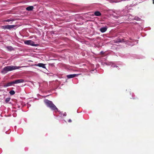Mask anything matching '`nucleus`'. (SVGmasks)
Wrapping results in <instances>:
<instances>
[{
	"label": "nucleus",
	"instance_id": "9",
	"mask_svg": "<svg viewBox=\"0 0 154 154\" xmlns=\"http://www.w3.org/2000/svg\"><path fill=\"white\" fill-rule=\"evenodd\" d=\"M33 6H29L27 7L26 8V10L28 11H31L33 9Z\"/></svg>",
	"mask_w": 154,
	"mask_h": 154
},
{
	"label": "nucleus",
	"instance_id": "10",
	"mask_svg": "<svg viewBox=\"0 0 154 154\" xmlns=\"http://www.w3.org/2000/svg\"><path fill=\"white\" fill-rule=\"evenodd\" d=\"M94 15L96 16H99L101 15V13L99 11H95L94 13Z\"/></svg>",
	"mask_w": 154,
	"mask_h": 154
},
{
	"label": "nucleus",
	"instance_id": "2",
	"mask_svg": "<svg viewBox=\"0 0 154 154\" xmlns=\"http://www.w3.org/2000/svg\"><path fill=\"white\" fill-rule=\"evenodd\" d=\"M44 102L47 106L50 108L52 110L55 112L58 111V109L51 101L46 99L44 100Z\"/></svg>",
	"mask_w": 154,
	"mask_h": 154
},
{
	"label": "nucleus",
	"instance_id": "8",
	"mask_svg": "<svg viewBox=\"0 0 154 154\" xmlns=\"http://www.w3.org/2000/svg\"><path fill=\"white\" fill-rule=\"evenodd\" d=\"M107 28L106 27H103L101 28L100 29V31L102 32H104L107 30Z\"/></svg>",
	"mask_w": 154,
	"mask_h": 154
},
{
	"label": "nucleus",
	"instance_id": "5",
	"mask_svg": "<svg viewBox=\"0 0 154 154\" xmlns=\"http://www.w3.org/2000/svg\"><path fill=\"white\" fill-rule=\"evenodd\" d=\"M34 66H38L40 67H42L43 68H45V64L42 63H39L36 64L34 65Z\"/></svg>",
	"mask_w": 154,
	"mask_h": 154
},
{
	"label": "nucleus",
	"instance_id": "12",
	"mask_svg": "<svg viewBox=\"0 0 154 154\" xmlns=\"http://www.w3.org/2000/svg\"><path fill=\"white\" fill-rule=\"evenodd\" d=\"M11 98L10 97L7 98H6L5 102L6 103H7L10 100Z\"/></svg>",
	"mask_w": 154,
	"mask_h": 154
},
{
	"label": "nucleus",
	"instance_id": "7",
	"mask_svg": "<svg viewBox=\"0 0 154 154\" xmlns=\"http://www.w3.org/2000/svg\"><path fill=\"white\" fill-rule=\"evenodd\" d=\"M13 85V84L12 82H9L5 84L4 85V87L5 88H6L8 86L12 85Z\"/></svg>",
	"mask_w": 154,
	"mask_h": 154
},
{
	"label": "nucleus",
	"instance_id": "11",
	"mask_svg": "<svg viewBox=\"0 0 154 154\" xmlns=\"http://www.w3.org/2000/svg\"><path fill=\"white\" fill-rule=\"evenodd\" d=\"M17 81L18 83H23L24 82V80L22 79H17Z\"/></svg>",
	"mask_w": 154,
	"mask_h": 154
},
{
	"label": "nucleus",
	"instance_id": "19",
	"mask_svg": "<svg viewBox=\"0 0 154 154\" xmlns=\"http://www.w3.org/2000/svg\"><path fill=\"white\" fill-rule=\"evenodd\" d=\"M6 21L7 22H9L10 21V19H8L7 20H6Z\"/></svg>",
	"mask_w": 154,
	"mask_h": 154
},
{
	"label": "nucleus",
	"instance_id": "21",
	"mask_svg": "<svg viewBox=\"0 0 154 154\" xmlns=\"http://www.w3.org/2000/svg\"><path fill=\"white\" fill-rule=\"evenodd\" d=\"M153 3L154 4V0H153Z\"/></svg>",
	"mask_w": 154,
	"mask_h": 154
},
{
	"label": "nucleus",
	"instance_id": "22",
	"mask_svg": "<svg viewBox=\"0 0 154 154\" xmlns=\"http://www.w3.org/2000/svg\"><path fill=\"white\" fill-rule=\"evenodd\" d=\"M116 67H118V66H116Z\"/></svg>",
	"mask_w": 154,
	"mask_h": 154
},
{
	"label": "nucleus",
	"instance_id": "4",
	"mask_svg": "<svg viewBox=\"0 0 154 154\" xmlns=\"http://www.w3.org/2000/svg\"><path fill=\"white\" fill-rule=\"evenodd\" d=\"M14 26H15L13 25H8L3 26V27L4 29H11L13 28Z\"/></svg>",
	"mask_w": 154,
	"mask_h": 154
},
{
	"label": "nucleus",
	"instance_id": "18",
	"mask_svg": "<svg viewBox=\"0 0 154 154\" xmlns=\"http://www.w3.org/2000/svg\"><path fill=\"white\" fill-rule=\"evenodd\" d=\"M72 122V120L71 119H69L68 120V122Z\"/></svg>",
	"mask_w": 154,
	"mask_h": 154
},
{
	"label": "nucleus",
	"instance_id": "17",
	"mask_svg": "<svg viewBox=\"0 0 154 154\" xmlns=\"http://www.w3.org/2000/svg\"><path fill=\"white\" fill-rule=\"evenodd\" d=\"M122 42V41L120 39H119L116 42L117 43H119V42Z\"/></svg>",
	"mask_w": 154,
	"mask_h": 154
},
{
	"label": "nucleus",
	"instance_id": "6",
	"mask_svg": "<svg viewBox=\"0 0 154 154\" xmlns=\"http://www.w3.org/2000/svg\"><path fill=\"white\" fill-rule=\"evenodd\" d=\"M77 75H78L75 74L68 75H67V77L68 79H70L75 77Z\"/></svg>",
	"mask_w": 154,
	"mask_h": 154
},
{
	"label": "nucleus",
	"instance_id": "3",
	"mask_svg": "<svg viewBox=\"0 0 154 154\" xmlns=\"http://www.w3.org/2000/svg\"><path fill=\"white\" fill-rule=\"evenodd\" d=\"M24 43L33 46H37L38 45V44H35L34 42L31 40H25L24 41Z\"/></svg>",
	"mask_w": 154,
	"mask_h": 154
},
{
	"label": "nucleus",
	"instance_id": "16",
	"mask_svg": "<svg viewBox=\"0 0 154 154\" xmlns=\"http://www.w3.org/2000/svg\"><path fill=\"white\" fill-rule=\"evenodd\" d=\"M13 82V84H18L17 82V80H15L14 81H12Z\"/></svg>",
	"mask_w": 154,
	"mask_h": 154
},
{
	"label": "nucleus",
	"instance_id": "14",
	"mask_svg": "<svg viewBox=\"0 0 154 154\" xmlns=\"http://www.w3.org/2000/svg\"><path fill=\"white\" fill-rule=\"evenodd\" d=\"M7 48L10 51H11L13 49V48L11 46H7Z\"/></svg>",
	"mask_w": 154,
	"mask_h": 154
},
{
	"label": "nucleus",
	"instance_id": "15",
	"mask_svg": "<svg viewBox=\"0 0 154 154\" xmlns=\"http://www.w3.org/2000/svg\"><path fill=\"white\" fill-rule=\"evenodd\" d=\"M13 82V84H18L17 82V80H15L14 81H12Z\"/></svg>",
	"mask_w": 154,
	"mask_h": 154
},
{
	"label": "nucleus",
	"instance_id": "13",
	"mask_svg": "<svg viewBox=\"0 0 154 154\" xmlns=\"http://www.w3.org/2000/svg\"><path fill=\"white\" fill-rule=\"evenodd\" d=\"M15 92L13 90H11L9 92V93L11 95H13L15 94Z\"/></svg>",
	"mask_w": 154,
	"mask_h": 154
},
{
	"label": "nucleus",
	"instance_id": "1",
	"mask_svg": "<svg viewBox=\"0 0 154 154\" xmlns=\"http://www.w3.org/2000/svg\"><path fill=\"white\" fill-rule=\"evenodd\" d=\"M24 67H26V66H5L2 71L1 73L3 74H5L8 71L15 70L19 69L20 68Z\"/></svg>",
	"mask_w": 154,
	"mask_h": 154
},
{
	"label": "nucleus",
	"instance_id": "20",
	"mask_svg": "<svg viewBox=\"0 0 154 154\" xmlns=\"http://www.w3.org/2000/svg\"><path fill=\"white\" fill-rule=\"evenodd\" d=\"M100 53L101 54H103L104 53L103 52V51H101Z\"/></svg>",
	"mask_w": 154,
	"mask_h": 154
}]
</instances>
